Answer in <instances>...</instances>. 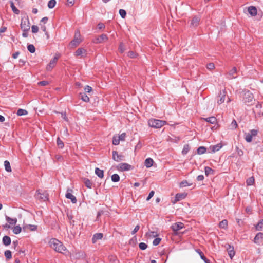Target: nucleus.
I'll return each instance as SVG.
<instances>
[{
	"label": "nucleus",
	"instance_id": "obj_59",
	"mask_svg": "<svg viewBox=\"0 0 263 263\" xmlns=\"http://www.w3.org/2000/svg\"><path fill=\"white\" fill-rule=\"evenodd\" d=\"M139 228H140V227L139 225H137L134 229L133 230V231L132 232V235H134L139 230Z\"/></svg>",
	"mask_w": 263,
	"mask_h": 263
},
{
	"label": "nucleus",
	"instance_id": "obj_44",
	"mask_svg": "<svg viewBox=\"0 0 263 263\" xmlns=\"http://www.w3.org/2000/svg\"><path fill=\"white\" fill-rule=\"evenodd\" d=\"M57 143L59 148H62L64 147V143L59 137L57 138Z\"/></svg>",
	"mask_w": 263,
	"mask_h": 263
},
{
	"label": "nucleus",
	"instance_id": "obj_4",
	"mask_svg": "<svg viewBox=\"0 0 263 263\" xmlns=\"http://www.w3.org/2000/svg\"><path fill=\"white\" fill-rule=\"evenodd\" d=\"M253 99V95L250 91L244 92L242 97V101L245 103H252Z\"/></svg>",
	"mask_w": 263,
	"mask_h": 263
},
{
	"label": "nucleus",
	"instance_id": "obj_64",
	"mask_svg": "<svg viewBox=\"0 0 263 263\" xmlns=\"http://www.w3.org/2000/svg\"><path fill=\"white\" fill-rule=\"evenodd\" d=\"M236 149L237 153L239 156H241L243 155V152L242 150L239 149L238 147H237Z\"/></svg>",
	"mask_w": 263,
	"mask_h": 263
},
{
	"label": "nucleus",
	"instance_id": "obj_32",
	"mask_svg": "<svg viewBox=\"0 0 263 263\" xmlns=\"http://www.w3.org/2000/svg\"><path fill=\"white\" fill-rule=\"evenodd\" d=\"M255 228L257 231H261L263 230V219L259 221Z\"/></svg>",
	"mask_w": 263,
	"mask_h": 263
},
{
	"label": "nucleus",
	"instance_id": "obj_40",
	"mask_svg": "<svg viewBox=\"0 0 263 263\" xmlns=\"http://www.w3.org/2000/svg\"><path fill=\"white\" fill-rule=\"evenodd\" d=\"M228 225V221L227 220H223L221 221L219 224V227L223 229H226Z\"/></svg>",
	"mask_w": 263,
	"mask_h": 263
},
{
	"label": "nucleus",
	"instance_id": "obj_33",
	"mask_svg": "<svg viewBox=\"0 0 263 263\" xmlns=\"http://www.w3.org/2000/svg\"><path fill=\"white\" fill-rule=\"evenodd\" d=\"M120 139H119V137H118V135H115L113 137L112 140V143L115 145H117L119 144Z\"/></svg>",
	"mask_w": 263,
	"mask_h": 263
},
{
	"label": "nucleus",
	"instance_id": "obj_34",
	"mask_svg": "<svg viewBox=\"0 0 263 263\" xmlns=\"http://www.w3.org/2000/svg\"><path fill=\"white\" fill-rule=\"evenodd\" d=\"M237 126L238 125L236 121L235 120H233L229 126L230 129L231 130H235L237 127Z\"/></svg>",
	"mask_w": 263,
	"mask_h": 263
},
{
	"label": "nucleus",
	"instance_id": "obj_63",
	"mask_svg": "<svg viewBox=\"0 0 263 263\" xmlns=\"http://www.w3.org/2000/svg\"><path fill=\"white\" fill-rule=\"evenodd\" d=\"M125 133H123L121 135L118 136V137H119L121 141H124L125 138Z\"/></svg>",
	"mask_w": 263,
	"mask_h": 263
},
{
	"label": "nucleus",
	"instance_id": "obj_37",
	"mask_svg": "<svg viewBox=\"0 0 263 263\" xmlns=\"http://www.w3.org/2000/svg\"><path fill=\"white\" fill-rule=\"evenodd\" d=\"M84 182L86 187L89 189L92 188V183L88 179L85 178L84 179Z\"/></svg>",
	"mask_w": 263,
	"mask_h": 263
},
{
	"label": "nucleus",
	"instance_id": "obj_61",
	"mask_svg": "<svg viewBox=\"0 0 263 263\" xmlns=\"http://www.w3.org/2000/svg\"><path fill=\"white\" fill-rule=\"evenodd\" d=\"M7 29V28L5 26H2V27L0 28V36H2L1 33L6 32Z\"/></svg>",
	"mask_w": 263,
	"mask_h": 263
},
{
	"label": "nucleus",
	"instance_id": "obj_54",
	"mask_svg": "<svg viewBox=\"0 0 263 263\" xmlns=\"http://www.w3.org/2000/svg\"><path fill=\"white\" fill-rule=\"evenodd\" d=\"M31 30L32 33H37L39 31V27L36 25H32L31 27Z\"/></svg>",
	"mask_w": 263,
	"mask_h": 263
},
{
	"label": "nucleus",
	"instance_id": "obj_41",
	"mask_svg": "<svg viewBox=\"0 0 263 263\" xmlns=\"http://www.w3.org/2000/svg\"><path fill=\"white\" fill-rule=\"evenodd\" d=\"M22 228L20 226H16L14 227L13 232L15 234H18L21 232Z\"/></svg>",
	"mask_w": 263,
	"mask_h": 263
},
{
	"label": "nucleus",
	"instance_id": "obj_14",
	"mask_svg": "<svg viewBox=\"0 0 263 263\" xmlns=\"http://www.w3.org/2000/svg\"><path fill=\"white\" fill-rule=\"evenodd\" d=\"M72 190L70 189H68L67 191V193L65 195L66 198L67 199H69L71 200V202L73 203H76L77 201L76 197L73 195L70 192H71Z\"/></svg>",
	"mask_w": 263,
	"mask_h": 263
},
{
	"label": "nucleus",
	"instance_id": "obj_24",
	"mask_svg": "<svg viewBox=\"0 0 263 263\" xmlns=\"http://www.w3.org/2000/svg\"><path fill=\"white\" fill-rule=\"evenodd\" d=\"M80 98L85 102H88L89 101V98L84 92H81L79 93Z\"/></svg>",
	"mask_w": 263,
	"mask_h": 263
},
{
	"label": "nucleus",
	"instance_id": "obj_46",
	"mask_svg": "<svg viewBox=\"0 0 263 263\" xmlns=\"http://www.w3.org/2000/svg\"><path fill=\"white\" fill-rule=\"evenodd\" d=\"M254 182V177H251L247 180L246 183L248 185H251L253 184Z\"/></svg>",
	"mask_w": 263,
	"mask_h": 263
},
{
	"label": "nucleus",
	"instance_id": "obj_47",
	"mask_svg": "<svg viewBox=\"0 0 263 263\" xmlns=\"http://www.w3.org/2000/svg\"><path fill=\"white\" fill-rule=\"evenodd\" d=\"M5 256L7 259H10L12 257L11 252L10 250H6L5 252Z\"/></svg>",
	"mask_w": 263,
	"mask_h": 263
},
{
	"label": "nucleus",
	"instance_id": "obj_10",
	"mask_svg": "<svg viewBox=\"0 0 263 263\" xmlns=\"http://www.w3.org/2000/svg\"><path fill=\"white\" fill-rule=\"evenodd\" d=\"M117 168L118 170L125 171L130 170L132 166L126 163H121L117 166Z\"/></svg>",
	"mask_w": 263,
	"mask_h": 263
},
{
	"label": "nucleus",
	"instance_id": "obj_20",
	"mask_svg": "<svg viewBox=\"0 0 263 263\" xmlns=\"http://www.w3.org/2000/svg\"><path fill=\"white\" fill-rule=\"evenodd\" d=\"M103 237V234L102 233H96L95 234L92 238V242L93 243L96 242L98 240L101 239Z\"/></svg>",
	"mask_w": 263,
	"mask_h": 263
},
{
	"label": "nucleus",
	"instance_id": "obj_38",
	"mask_svg": "<svg viewBox=\"0 0 263 263\" xmlns=\"http://www.w3.org/2000/svg\"><path fill=\"white\" fill-rule=\"evenodd\" d=\"M229 246V248L228 249V254L230 258L232 259L235 255V252L233 250V248H231L230 246Z\"/></svg>",
	"mask_w": 263,
	"mask_h": 263
},
{
	"label": "nucleus",
	"instance_id": "obj_36",
	"mask_svg": "<svg viewBox=\"0 0 263 263\" xmlns=\"http://www.w3.org/2000/svg\"><path fill=\"white\" fill-rule=\"evenodd\" d=\"M206 149L204 146H200L197 149V154L199 155H201L205 153Z\"/></svg>",
	"mask_w": 263,
	"mask_h": 263
},
{
	"label": "nucleus",
	"instance_id": "obj_49",
	"mask_svg": "<svg viewBox=\"0 0 263 263\" xmlns=\"http://www.w3.org/2000/svg\"><path fill=\"white\" fill-rule=\"evenodd\" d=\"M189 148H190V147H189V145H185L183 147V150L182 151V153L183 155L186 154L189 151Z\"/></svg>",
	"mask_w": 263,
	"mask_h": 263
},
{
	"label": "nucleus",
	"instance_id": "obj_21",
	"mask_svg": "<svg viewBox=\"0 0 263 263\" xmlns=\"http://www.w3.org/2000/svg\"><path fill=\"white\" fill-rule=\"evenodd\" d=\"M222 147V145L221 144H217L215 145L211 146L210 148L211 149V152L212 153H215L216 152L218 151Z\"/></svg>",
	"mask_w": 263,
	"mask_h": 263
},
{
	"label": "nucleus",
	"instance_id": "obj_35",
	"mask_svg": "<svg viewBox=\"0 0 263 263\" xmlns=\"http://www.w3.org/2000/svg\"><path fill=\"white\" fill-rule=\"evenodd\" d=\"M16 114L18 116L26 115L28 114V111L25 109H18L17 111Z\"/></svg>",
	"mask_w": 263,
	"mask_h": 263
},
{
	"label": "nucleus",
	"instance_id": "obj_31",
	"mask_svg": "<svg viewBox=\"0 0 263 263\" xmlns=\"http://www.w3.org/2000/svg\"><path fill=\"white\" fill-rule=\"evenodd\" d=\"M10 7L12 9V10L14 13L16 14H18L20 13V10L16 8V7L14 5V3L12 1L10 2Z\"/></svg>",
	"mask_w": 263,
	"mask_h": 263
},
{
	"label": "nucleus",
	"instance_id": "obj_9",
	"mask_svg": "<svg viewBox=\"0 0 263 263\" xmlns=\"http://www.w3.org/2000/svg\"><path fill=\"white\" fill-rule=\"evenodd\" d=\"M257 133H245V139L247 142H251L257 136Z\"/></svg>",
	"mask_w": 263,
	"mask_h": 263
},
{
	"label": "nucleus",
	"instance_id": "obj_55",
	"mask_svg": "<svg viewBox=\"0 0 263 263\" xmlns=\"http://www.w3.org/2000/svg\"><path fill=\"white\" fill-rule=\"evenodd\" d=\"M206 67L209 70H212V69H214L215 65H214V63H210L207 64Z\"/></svg>",
	"mask_w": 263,
	"mask_h": 263
},
{
	"label": "nucleus",
	"instance_id": "obj_56",
	"mask_svg": "<svg viewBox=\"0 0 263 263\" xmlns=\"http://www.w3.org/2000/svg\"><path fill=\"white\" fill-rule=\"evenodd\" d=\"M49 82L47 81H42L38 83V84L40 86H45L47 85Z\"/></svg>",
	"mask_w": 263,
	"mask_h": 263
},
{
	"label": "nucleus",
	"instance_id": "obj_30",
	"mask_svg": "<svg viewBox=\"0 0 263 263\" xmlns=\"http://www.w3.org/2000/svg\"><path fill=\"white\" fill-rule=\"evenodd\" d=\"M4 166L5 170L8 172H11L12 171L10 162L8 160L4 161Z\"/></svg>",
	"mask_w": 263,
	"mask_h": 263
},
{
	"label": "nucleus",
	"instance_id": "obj_43",
	"mask_svg": "<svg viewBox=\"0 0 263 263\" xmlns=\"http://www.w3.org/2000/svg\"><path fill=\"white\" fill-rule=\"evenodd\" d=\"M55 4V0H50L48 3V7L49 8L51 9L54 7Z\"/></svg>",
	"mask_w": 263,
	"mask_h": 263
},
{
	"label": "nucleus",
	"instance_id": "obj_53",
	"mask_svg": "<svg viewBox=\"0 0 263 263\" xmlns=\"http://www.w3.org/2000/svg\"><path fill=\"white\" fill-rule=\"evenodd\" d=\"M161 240V239L160 238H155L153 242V244L154 246H157L159 245Z\"/></svg>",
	"mask_w": 263,
	"mask_h": 263
},
{
	"label": "nucleus",
	"instance_id": "obj_18",
	"mask_svg": "<svg viewBox=\"0 0 263 263\" xmlns=\"http://www.w3.org/2000/svg\"><path fill=\"white\" fill-rule=\"evenodd\" d=\"M248 12L252 16H255L257 15V10L255 7L251 6L248 7Z\"/></svg>",
	"mask_w": 263,
	"mask_h": 263
},
{
	"label": "nucleus",
	"instance_id": "obj_17",
	"mask_svg": "<svg viewBox=\"0 0 263 263\" xmlns=\"http://www.w3.org/2000/svg\"><path fill=\"white\" fill-rule=\"evenodd\" d=\"M36 198L42 199L45 201L48 199V194L46 191L43 192L42 193L40 192L36 195Z\"/></svg>",
	"mask_w": 263,
	"mask_h": 263
},
{
	"label": "nucleus",
	"instance_id": "obj_16",
	"mask_svg": "<svg viewBox=\"0 0 263 263\" xmlns=\"http://www.w3.org/2000/svg\"><path fill=\"white\" fill-rule=\"evenodd\" d=\"M200 21V17L199 16H195L193 17L191 21V26L196 27L199 25Z\"/></svg>",
	"mask_w": 263,
	"mask_h": 263
},
{
	"label": "nucleus",
	"instance_id": "obj_7",
	"mask_svg": "<svg viewBox=\"0 0 263 263\" xmlns=\"http://www.w3.org/2000/svg\"><path fill=\"white\" fill-rule=\"evenodd\" d=\"M59 58V56L58 55H56L52 60H51L46 67V69L48 71H51L52 69V68L54 67Z\"/></svg>",
	"mask_w": 263,
	"mask_h": 263
},
{
	"label": "nucleus",
	"instance_id": "obj_28",
	"mask_svg": "<svg viewBox=\"0 0 263 263\" xmlns=\"http://www.w3.org/2000/svg\"><path fill=\"white\" fill-rule=\"evenodd\" d=\"M95 174L100 178H102L104 176L103 171L99 169V168H96Z\"/></svg>",
	"mask_w": 263,
	"mask_h": 263
},
{
	"label": "nucleus",
	"instance_id": "obj_12",
	"mask_svg": "<svg viewBox=\"0 0 263 263\" xmlns=\"http://www.w3.org/2000/svg\"><path fill=\"white\" fill-rule=\"evenodd\" d=\"M112 159L117 162H120L124 160V157L122 155L118 154L116 151L112 152Z\"/></svg>",
	"mask_w": 263,
	"mask_h": 263
},
{
	"label": "nucleus",
	"instance_id": "obj_27",
	"mask_svg": "<svg viewBox=\"0 0 263 263\" xmlns=\"http://www.w3.org/2000/svg\"><path fill=\"white\" fill-rule=\"evenodd\" d=\"M6 220L10 224H15L17 222L16 218H11L7 216H6Z\"/></svg>",
	"mask_w": 263,
	"mask_h": 263
},
{
	"label": "nucleus",
	"instance_id": "obj_15",
	"mask_svg": "<svg viewBox=\"0 0 263 263\" xmlns=\"http://www.w3.org/2000/svg\"><path fill=\"white\" fill-rule=\"evenodd\" d=\"M184 227V224L182 222H176L172 224L171 228L174 232H177Z\"/></svg>",
	"mask_w": 263,
	"mask_h": 263
},
{
	"label": "nucleus",
	"instance_id": "obj_29",
	"mask_svg": "<svg viewBox=\"0 0 263 263\" xmlns=\"http://www.w3.org/2000/svg\"><path fill=\"white\" fill-rule=\"evenodd\" d=\"M204 171H205V174L206 176L214 174V170L208 166L205 167Z\"/></svg>",
	"mask_w": 263,
	"mask_h": 263
},
{
	"label": "nucleus",
	"instance_id": "obj_26",
	"mask_svg": "<svg viewBox=\"0 0 263 263\" xmlns=\"http://www.w3.org/2000/svg\"><path fill=\"white\" fill-rule=\"evenodd\" d=\"M3 243L5 246H8L11 243V239L8 236H5L3 238Z\"/></svg>",
	"mask_w": 263,
	"mask_h": 263
},
{
	"label": "nucleus",
	"instance_id": "obj_39",
	"mask_svg": "<svg viewBox=\"0 0 263 263\" xmlns=\"http://www.w3.org/2000/svg\"><path fill=\"white\" fill-rule=\"evenodd\" d=\"M111 178L112 181H113L114 182H117L119 181L120 176L117 174H114L111 176Z\"/></svg>",
	"mask_w": 263,
	"mask_h": 263
},
{
	"label": "nucleus",
	"instance_id": "obj_50",
	"mask_svg": "<svg viewBox=\"0 0 263 263\" xmlns=\"http://www.w3.org/2000/svg\"><path fill=\"white\" fill-rule=\"evenodd\" d=\"M99 37H100V40L101 41V43L104 41H106L108 40L107 35H106L105 34H102L100 36H99Z\"/></svg>",
	"mask_w": 263,
	"mask_h": 263
},
{
	"label": "nucleus",
	"instance_id": "obj_51",
	"mask_svg": "<svg viewBox=\"0 0 263 263\" xmlns=\"http://www.w3.org/2000/svg\"><path fill=\"white\" fill-rule=\"evenodd\" d=\"M139 247L141 250H144L147 248V245L144 242H141L139 245Z\"/></svg>",
	"mask_w": 263,
	"mask_h": 263
},
{
	"label": "nucleus",
	"instance_id": "obj_62",
	"mask_svg": "<svg viewBox=\"0 0 263 263\" xmlns=\"http://www.w3.org/2000/svg\"><path fill=\"white\" fill-rule=\"evenodd\" d=\"M128 56L131 58H134L136 57V53L133 51H129L128 53Z\"/></svg>",
	"mask_w": 263,
	"mask_h": 263
},
{
	"label": "nucleus",
	"instance_id": "obj_57",
	"mask_svg": "<svg viewBox=\"0 0 263 263\" xmlns=\"http://www.w3.org/2000/svg\"><path fill=\"white\" fill-rule=\"evenodd\" d=\"M84 90L86 92L89 93L92 91V88L90 86L87 85L85 86Z\"/></svg>",
	"mask_w": 263,
	"mask_h": 263
},
{
	"label": "nucleus",
	"instance_id": "obj_58",
	"mask_svg": "<svg viewBox=\"0 0 263 263\" xmlns=\"http://www.w3.org/2000/svg\"><path fill=\"white\" fill-rule=\"evenodd\" d=\"M154 193H155V192L154 191H151L150 193H149L148 197L146 198V200L147 201L149 200V199L154 196Z\"/></svg>",
	"mask_w": 263,
	"mask_h": 263
},
{
	"label": "nucleus",
	"instance_id": "obj_25",
	"mask_svg": "<svg viewBox=\"0 0 263 263\" xmlns=\"http://www.w3.org/2000/svg\"><path fill=\"white\" fill-rule=\"evenodd\" d=\"M153 163L154 161L151 158H147L144 162L145 165L147 168L151 167L153 165Z\"/></svg>",
	"mask_w": 263,
	"mask_h": 263
},
{
	"label": "nucleus",
	"instance_id": "obj_8",
	"mask_svg": "<svg viewBox=\"0 0 263 263\" xmlns=\"http://www.w3.org/2000/svg\"><path fill=\"white\" fill-rule=\"evenodd\" d=\"M237 68L235 67L232 68L227 73V78L228 79H235L237 78Z\"/></svg>",
	"mask_w": 263,
	"mask_h": 263
},
{
	"label": "nucleus",
	"instance_id": "obj_52",
	"mask_svg": "<svg viewBox=\"0 0 263 263\" xmlns=\"http://www.w3.org/2000/svg\"><path fill=\"white\" fill-rule=\"evenodd\" d=\"M119 14L122 18H124L126 16V12L124 9H120L119 10Z\"/></svg>",
	"mask_w": 263,
	"mask_h": 263
},
{
	"label": "nucleus",
	"instance_id": "obj_1",
	"mask_svg": "<svg viewBox=\"0 0 263 263\" xmlns=\"http://www.w3.org/2000/svg\"><path fill=\"white\" fill-rule=\"evenodd\" d=\"M49 245L55 251L59 253H63L66 250L62 243L55 238H52L49 241Z\"/></svg>",
	"mask_w": 263,
	"mask_h": 263
},
{
	"label": "nucleus",
	"instance_id": "obj_48",
	"mask_svg": "<svg viewBox=\"0 0 263 263\" xmlns=\"http://www.w3.org/2000/svg\"><path fill=\"white\" fill-rule=\"evenodd\" d=\"M118 49L121 53H123L125 51L124 45L122 42L120 43Z\"/></svg>",
	"mask_w": 263,
	"mask_h": 263
},
{
	"label": "nucleus",
	"instance_id": "obj_42",
	"mask_svg": "<svg viewBox=\"0 0 263 263\" xmlns=\"http://www.w3.org/2000/svg\"><path fill=\"white\" fill-rule=\"evenodd\" d=\"M27 49L30 53H34L35 51V48L32 44H29L27 46Z\"/></svg>",
	"mask_w": 263,
	"mask_h": 263
},
{
	"label": "nucleus",
	"instance_id": "obj_11",
	"mask_svg": "<svg viewBox=\"0 0 263 263\" xmlns=\"http://www.w3.org/2000/svg\"><path fill=\"white\" fill-rule=\"evenodd\" d=\"M226 93L227 92L225 90H222L220 91L217 100V103L218 104H221L224 102Z\"/></svg>",
	"mask_w": 263,
	"mask_h": 263
},
{
	"label": "nucleus",
	"instance_id": "obj_6",
	"mask_svg": "<svg viewBox=\"0 0 263 263\" xmlns=\"http://www.w3.org/2000/svg\"><path fill=\"white\" fill-rule=\"evenodd\" d=\"M20 26L22 30L29 31L30 30V22L28 16L25 20L22 19Z\"/></svg>",
	"mask_w": 263,
	"mask_h": 263
},
{
	"label": "nucleus",
	"instance_id": "obj_19",
	"mask_svg": "<svg viewBox=\"0 0 263 263\" xmlns=\"http://www.w3.org/2000/svg\"><path fill=\"white\" fill-rule=\"evenodd\" d=\"M186 197V194H180L178 193L176 195L175 199L174 201L173 202L174 204L176 203L177 201H179V200H181L183 199H184Z\"/></svg>",
	"mask_w": 263,
	"mask_h": 263
},
{
	"label": "nucleus",
	"instance_id": "obj_3",
	"mask_svg": "<svg viewBox=\"0 0 263 263\" xmlns=\"http://www.w3.org/2000/svg\"><path fill=\"white\" fill-rule=\"evenodd\" d=\"M148 125L154 128H160L167 124L164 120H161L156 119H151L148 121Z\"/></svg>",
	"mask_w": 263,
	"mask_h": 263
},
{
	"label": "nucleus",
	"instance_id": "obj_5",
	"mask_svg": "<svg viewBox=\"0 0 263 263\" xmlns=\"http://www.w3.org/2000/svg\"><path fill=\"white\" fill-rule=\"evenodd\" d=\"M80 36L81 34L80 32L79 31H76L74 39L70 43V46H71V47H76L81 42Z\"/></svg>",
	"mask_w": 263,
	"mask_h": 263
},
{
	"label": "nucleus",
	"instance_id": "obj_22",
	"mask_svg": "<svg viewBox=\"0 0 263 263\" xmlns=\"http://www.w3.org/2000/svg\"><path fill=\"white\" fill-rule=\"evenodd\" d=\"M196 252L199 254L201 258L204 261L205 263H210V260L205 257L200 250L198 249L196 250Z\"/></svg>",
	"mask_w": 263,
	"mask_h": 263
},
{
	"label": "nucleus",
	"instance_id": "obj_13",
	"mask_svg": "<svg viewBox=\"0 0 263 263\" xmlns=\"http://www.w3.org/2000/svg\"><path fill=\"white\" fill-rule=\"evenodd\" d=\"M263 239V233L259 232L258 233L254 239V243L260 245V243H262L263 242L262 241Z\"/></svg>",
	"mask_w": 263,
	"mask_h": 263
},
{
	"label": "nucleus",
	"instance_id": "obj_45",
	"mask_svg": "<svg viewBox=\"0 0 263 263\" xmlns=\"http://www.w3.org/2000/svg\"><path fill=\"white\" fill-rule=\"evenodd\" d=\"M190 185H191V184H190L186 180H183L180 183L179 186L180 187H183Z\"/></svg>",
	"mask_w": 263,
	"mask_h": 263
},
{
	"label": "nucleus",
	"instance_id": "obj_60",
	"mask_svg": "<svg viewBox=\"0 0 263 263\" xmlns=\"http://www.w3.org/2000/svg\"><path fill=\"white\" fill-rule=\"evenodd\" d=\"M75 2V0H67V5L69 7L72 6Z\"/></svg>",
	"mask_w": 263,
	"mask_h": 263
},
{
	"label": "nucleus",
	"instance_id": "obj_2",
	"mask_svg": "<svg viewBox=\"0 0 263 263\" xmlns=\"http://www.w3.org/2000/svg\"><path fill=\"white\" fill-rule=\"evenodd\" d=\"M202 120H204L206 122V126L207 128L206 130H208L210 129L211 130H214L217 129L218 126L216 127V123H217V119L214 117L211 116L208 118H203Z\"/></svg>",
	"mask_w": 263,
	"mask_h": 263
},
{
	"label": "nucleus",
	"instance_id": "obj_23",
	"mask_svg": "<svg viewBox=\"0 0 263 263\" xmlns=\"http://www.w3.org/2000/svg\"><path fill=\"white\" fill-rule=\"evenodd\" d=\"M86 51L82 48H78L76 52L74 53V56L78 57L82 55L83 53H86Z\"/></svg>",
	"mask_w": 263,
	"mask_h": 263
}]
</instances>
